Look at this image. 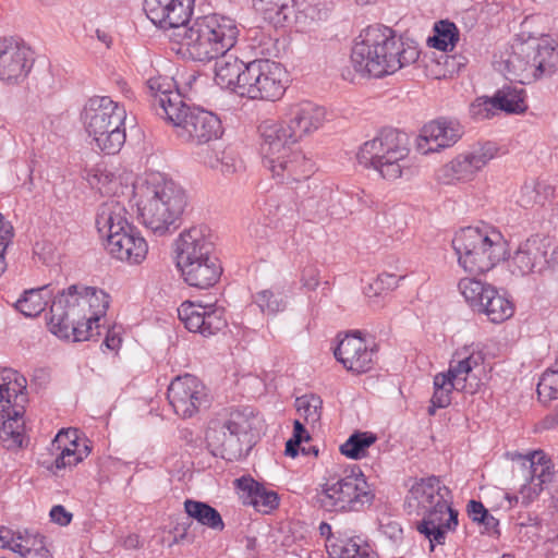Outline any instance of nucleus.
I'll return each mask as SVG.
<instances>
[{
    "instance_id": "nucleus-1",
    "label": "nucleus",
    "mask_w": 558,
    "mask_h": 558,
    "mask_svg": "<svg viewBox=\"0 0 558 558\" xmlns=\"http://www.w3.org/2000/svg\"><path fill=\"white\" fill-rule=\"evenodd\" d=\"M110 296L95 287L72 284L53 299L48 326L59 338L75 342L97 340L100 318L107 313Z\"/></svg>"
},
{
    "instance_id": "nucleus-2",
    "label": "nucleus",
    "mask_w": 558,
    "mask_h": 558,
    "mask_svg": "<svg viewBox=\"0 0 558 558\" xmlns=\"http://www.w3.org/2000/svg\"><path fill=\"white\" fill-rule=\"evenodd\" d=\"M140 217L144 226L157 235L171 233L187 204L184 190L160 172L149 173L138 189Z\"/></svg>"
},
{
    "instance_id": "nucleus-3",
    "label": "nucleus",
    "mask_w": 558,
    "mask_h": 558,
    "mask_svg": "<svg viewBox=\"0 0 558 558\" xmlns=\"http://www.w3.org/2000/svg\"><path fill=\"white\" fill-rule=\"evenodd\" d=\"M128 211L121 203L110 201L102 204L96 217V227L107 239V250L112 257L130 264H141L148 252L146 240L132 226Z\"/></svg>"
},
{
    "instance_id": "nucleus-4",
    "label": "nucleus",
    "mask_w": 558,
    "mask_h": 558,
    "mask_svg": "<svg viewBox=\"0 0 558 558\" xmlns=\"http://www.w3.org/2000/svg\"><path fill=\"white\" fill-rule=\"evenodd\" d=\"M236 22L226 15L213 13L196 17L182 35V44L195 61H210L227 53L236 43Z\"/></svg>"
},
{
    "instance_id": "nucleus-5",
    "label": "nucleus",
    "mask_w": 558,
    "mask_h": 558,
    "mask_svg": "<svg viewBox=\"0 0 558 558\" xmlns=\"http://www.w3.org/2000/svg\"><path fill=\"white\" fill-rule=\"evenodd\" d=\"M507 243L499 231L466 227L452 239L459 265L470 274H484L505 259Z\"/></svg>"
},
{
    "instance_id": "nucleus-6",
    "label": "nucleus",
    "mask_w": 558,
    "mask_h": 558,
    "mask_svg": "<svg viewBox=\"0 0 558 558\" xmlns=\"http://www.w3.org/2000/svg\"><path fill=\"white\" fill-rule=\"evenodd\" d=\"M360 165L371 167L387 181H395L411 171L407 135L395 129H384L367 141L357 154Z\"/></svg>"
},
{
    "instance_id": "nucleus-7",
    "label": "nucleus",
    "mask_w": 558,
    "mask_h": 558,
    "mask_svg": "<svg viewBox=\"0 0 558 558\" xmlns=\"http://www.w3.org/2000/svg\"><path fill=\"white\" fill-rule=\"evenodd\" d=\"M26 385V378L15 369L0 371V440L9 450L22 448L25 440L23 414Z\"/></svg>"
},
{
    "instance_id": "nucleus-8",
    "label": "nucleus",
    "mask_w": 558,
    "mask_h": 558,
    "mask_svg": "<svg viewBox=\"0 0 558 558\" xmlns=\"http://www.w3.org/2000/svg\"><path fill=\"white\" fill-rule=\"evenodd\" d=\"M374 498L359 466L352 468L350 474L330 477L317 496L319 506L330 512H360L369 507Z\"/></svg>"
},
{
    "instance_id": "nucleus-9",
    "label": "nucleus",
    "mask_w": 558,
    "mask_h": 558,
    "mask_svg": "<svg viewBox=\"0 0 558 558\" xmlns=\"http://www.w3.org/2000/svg\"><path fill=\"white\" fill-rule=\"evenodd\" d=\"M250 414L244 411H232L226 418L210 421L206 441L215 457L228 461H238L244 458L251 446L248 432L252 428Z\"/></svg>"
},
{
    "instance_id": "nucleus-10",
    "label": "nucleus",
    "mask_w": 558,
    "mask_h": 558,
    "mask_svg": "<svg viewBox=\"0 0 558 558\" xmlns=\"http://www.w3.org/2000/svg\"><path fill=\"white\" fill-rule=\"evenodd\" d=\"M367 34L376 61L375 69L379 71L380 77L396 73L414 63L420 57V50L415 45L403 41L389 27L368 26Z\"/></svg>"
},
{
    "instance_id": "nucleus-11",
    "label": "nucleus",
    "mask_w": 558,
    "mask_h": 558,
    "mask_svg": "<svg viewBox=\"0 0 558 558\" xmlns=\"http://www.w3.org/2000/svg\"><path fill=\"white\" fill-rule=\"evenodd\" d=\"M168 113L167 121L182 142L203 145L219 138L223 133L220 119L204 109L190 107L185 102L178 107V102H174Z\"/></svg>"
},
{
    "instance_id": "nucleus-12",
    "label": "nucleus",
    "mask_w": 558,
    "mask_h": 558,
    "mask_svg": "<svg viewBox=\"0 0 558 558\" xmlns=\"http://www.w3.org/2000/svg\"><path fill=\"white\" fill-rule=\"evenodd\" d=\"M458 360L450 363L447 373H439L434 377V393L430 403L438 408H447L451 402L452 390L474 393L478 386L476 376L472 372L484 362L481 351L472 350L468 354L457 353Z\"/></svg>"
},
{
    "instance_id": "nucleus-13",
    "label": "nucleus",
    "mask_w": 558,
    "mask_h": 558,
    "mask_svg": "<svg viewBox=\"0 0 558 558\" xmlns=\"http://www.w3.org/2000/svg\"><path fill=\"white\" fill-rule=\"evenodd\" d=\"M287 71L278 62L256 59L246 63L241 84V96L251 99L276 101L286 92Z\"/></svg>"
},
{
    "instance_id": "nucleus-14",
    "label": "nucleus",
    "mask_w": 558,
    "mask_h": 558,
    "mask_svg": "<svg viewBox=\"0 0 558 558\" xmlns=\"http://www.w3.org/2000/svg\"><path fill=\"white\" fill-rule=\"evenodd\" d=\"M33 50L21 39L0 37V80L19 84L29 74L34 65Z\"/></svg>"
},
{
    "instance_id": "nucleus-15",
    "label": "nucleus",
    "mask_w": 558,
    "mask_h": 558,
    "mask_svg": "<svg viewBox=\"0 0 558 558\" xmlns=\"http://www.w3.org/2000/svg\"><path fill=\"white\" fill-rule=\"evenodd\" d=\"M418 514L422 515V520L417 522L416 530L429 539L430 550H434L435 544H445L447 533L456 531L459 523V513L447 498L420 511Z\"/></svg>"
},
{
    "instance_id": "nucleus-16",
    "label": "nucleus",
    "mask_w": 558,
    "mask_h": 558,
    "mask_svg": "<svg viewBox=\"0 0 558 558\" xmlns=\"http://www.w3.org/2000/svg\"><path fill=\"white\" fill-rule=\"evenodd\" d=\"M125 118L124 107L107 96L92 97L82 112L84 128L92 138L101 135L106 128H113L116 123H124Z\"/></svg>"
},
{
    "instance_id": "nucleus-17",
    "label": "nucleus",
    "mask_w": 558,
    "mask_h": 558,
    "mask_svg": "<svg viewBox=\"0 0 558 558\" xmlns=\"http://www.w3.org/2000/svg\"><path fill=\"white\" fill-rule=\"evenodd\" d=\"M167 398L173 411L183 418L192 417L207 401L204 385L190 374L171 381Z\"/></svg>"
},
{
    "instance_id": "nucleus-18",
    "label": "nucleus",
    "mask_w": 558,
    "mask_h": 558,
    "mask_svg": "<svg viewBox=\"0 0 558 558\" xmlns=\"http://www.w3.org/2000/svg\"><path fill=\"white\" fill-rule=\"evenodd\" d=\"M263 165L280 184H292L307 180L314 169V163L301 150H288L267 159Z\"/></svg>"
},
{
    "instance_id": "nucleus-19",
    "label": "nucleus",
    "mask_w": 558,
    "mask_h": 558,
    "mask_svg": "<svg viewBox=\"0 0 558 558\" xmlns=\"http://www.w3.org/2000/svg\"><path fill=\"white\" fill-rule=\"evenodd\" d=\"M178 315L189 331L204 337L213 336L227 326L225 311L214 305L184 302L178 308Z\"/></svg>"
},
{
    "instance_id": "nucleus-20",
    "label": "nucleus",
    "mask_w": 558,
    "mask_h": 558,
    "mask_svg": "<svg viewBox=\"0 0 558 558\" xmlns=\"http://www.w3.org/2000/svg\"><path fill=\"white\" fill-rule=\"evenodd\" d=\"M194 0H145L147 17L160 28H186Z\"/></svg>"
},
{
    "instance_id": "nucleus-21",
    "label": "nucleus",
    "mask_w": 558,
    "mask_h": 558,
    "mask_svg": "<svg viewBox=\"0 0 558 558\" xmlns=\"http://www.w3.org/2000/svg\"><path fill=\"white\" fill-rule=\"evenodd\" d=\"M333 354L348 371L361 374L372 369L376 349L360 337V331H355L339 341Z\"/></svg>"
},
{
    "instance_id": "nucleus-22",
    "label": "nucleus",
    "mask_w": 558,
    "mask_h": 558,
    "mask_svg": "<svg viewBox=\"0 0 558 558\" xmlns=\"http://www.w3.org/2000/svg\"><path fill=\"white\" fill-rule=\"evenodd\" d=\"M462 135V126L456 120L439 118L425 124L417 141V149L422 154L438 151L450 147Z\"/></svg>"
},
{
    "instance_id": "nucleus-23",
    "label": "nucleus",
    "mask_w": 558,
    "mask_h": 558,
    "mask_svg": "<svg viewBox=\"0 0 558 558\" xmlns=\"http://www.w3.org/2000/svg\"><path fill=\"white\" fill-rule=\"evenodd\" d=\"M548 245L544 240L530 238L521 243L510 260L513 275L525 276L546 268Z\"/></svg>"
},
{
    "instance_id": "nucleus-24",
    "label": "nucleus",
    "mask_w": 558,
    "mask_h": 558,
    "mask_svg": "<svg viewBox=\"0 0 558 558\" xmlns=\"http://www.w3.org/2000/svg\"><path fill=\"white\" fill-rule=\"evenodd\" d=\"M324 119V108L311 101H302L289 106L284 122L294 137L300 141L305 135L318 130Z\"/></svg>"
},
{
    "instance_id": "nucleus-25",
    "label": "nucleus",
    "mask_w": 558,
    "mask_h": 558,
    "mask_svg": "<svg viewBox=\"0 0 558 558\" xmlns=\"http://www.w3.org/2000/svg\"><path fill=\"white\" fill-rule=\"evenodd\" d=\"M258 132L262 138L263 159L291 150V145L298 142L284 120L263 121L258 126Z\"/></svg>"
},
{
    "instance_id": "nucleus-26",
    "label": "nucleus",
    "mask_w": 558,
    "mask_h": 558,
    "mask_svg": "<svg viewBox=\"0 0 558 558\" xmlns=\"http://www.w3.org/2000/svg\"><path fill=\"white\" fill-rule=\"evenodd\" d=\"M213 251L214 244L206 239L203 231L196 227L191 228L182 232L177 241V266L216 258Z\"/></svg>"
},
{
    "instance_id": "nucleus-27",
    "label": "nucleus",
    "mask_w": 558,
    "mask_h": 558,
    "mask_svg": "<svg viewBox=\"0 0 558 558\" xmlns=\"http://www.w3.org/2000/svg\"><path fill=\"white\" fill-rule=\"evenodd\" d=\"M449 489L441 485L439 477L428 476L416 481L410 488L407 500L410 508H415L417 513L434 504L446 499Z\"/></svg>"
},
{
    "instance_id": "nucleus-28",
    "label": "nucleus",
    "mask_w": 558,
    "mask_h": 558,
    "mask_svg": "<svg viewBox=\"0 0 558 558\" xmlns=\"http://www.w3.org/2000/svg\"><path fill=\"white\" fill-rule=\"evenodd\" d=\"M234 484L242 492L243 504L253 506L259 512L268 513L279 505L277 493L266 489L251 476L236 478Z\"/></svg>"
},
{
    "instance_id": "nucleus-29",
    "label": "nucleus",
    "mask_w": 558,
    "mask_h": 558,
    "mask_svg": "<svg viewBox=\"0 0 558 558\" xmlns=\"http://www.w3.org/2000/svg\"><path fill=\"white\" fill-rule=\"evenodd\" d=\"M185 282L198 289L213 287L221 275V266L218 258L203 259L202 262H189L178 265Z\"/></svg>"
},
{
    "instance_id": "nucleus-30",
    "label": "nucleus",
    "mask_w": 558,
    "mask_h": 558,
    "mask_svg": "<svg viewBox=\"0 0 558 558\" xmlns=\"http://www.w3.org/2000/svg\"><path fill=\"white\" fill-rule=\"evenodd\" d=\"M147 87L151 96V105L159 117L169 118L168 109L178 102L183 105L184 100L178 90L173 89V82L167 76H154L148 78Z\"/></svg>"
},
{
    "instance_id": "nucleus-31",
    "label": "nucleus",
    "mask_w": 558,
    "mask_h": 558,
    "mask_svg": "<svg viewBox=\"0 0 558 558\" xmlns=\"http://www.w3.org/2000/svg\"><path fill=\"white\" fill-rule=\"evenodd\" d=\"M215 82L221 88L231 89L240 95L241 84L246 63L232 54H220L215 58Z\"/></svg>"
},
{
    "instance_id": "nucleus-32",
    "label": "nucleus",
    "mask_w": 558,
    "mask_h": 558,
    "mask_svg": "<svg viewBox=\"0 0 558 558\" xmlns=\"http://www.w3.org/2000/svg\"><path fill=\"white\" fill-rule=\"evenodd\" d=\"M532 54V45L519 44L513 48L512 53L505 60L509 80H515L522 84L535 81Z\"/></svg>"
},
{
    "instance_id": "nucleus-33",
    "label": "nucleus",
    "mask_w": 558,
    "mask_h": 558,
    "mask_svg": "<svg viewBox=\"0 0 558 558\" xmlns=\"http://www.w3.org/2000/svg\"><path fill=\"white\" fill-rule=\"evenodd\" d=\"M535 81L550 77L558 71V45L548 38L541 39L532 46Z\"/></svg>"
},
{
    "instance_id": "nucleus-34",
    "label": "nucleus",
    "mask_w": 558,
    "mask_h": 558,
    "mask_svg": "<svg viewBox=\"0 0 558 558\" xmlns=\"http://www.w3.org/2000/svg\"><path fill=\"white\" fill-rule=\"evenodd\" d=\"M351 64L362 76L380 78L379 71L375 69L376 61L373 54L367 28L356 37L350 56Z\"/></svg>"
},
{
    "instance_id": "nucleus-35",
    "label": "nucleus",
    "mask_w": 558,
    "mask_h": 558,
    "mask_svg": "<svg viewBox=\"0 0 558 558\" xmlns=\"http://www.w3.org/2000/svg\"><path fill=\"white\" fill-rule=\"evenodd\" d=\"M253 5L275 27L292 24L295 0H253Z\"/></svg>"
},
{
    "instance_id": "nucleus-36",
    "label": "nucleus",
    "mask_w": 558,
    "mask_h": 558,
    "mask_svg": "<svg viewBox=\"0 0 558 558\" xmlns=\"http://www.w3.org/2000/svg\"><path fill=\"white\" fill-rule=\"evenodd\" d=\"M12 551L19 554L22 558H51L45 536L29 531H17Z\"/></svg>"
},
{
    "instance_id": "nucleus-37",
    "label": "nucleus",
    "mask_w": 558,
    "mask_h": 558,
    "mask_svg": "<svg viewBox=\"0 0 558 558\" xmlns=\"http://www.w3.org/2000/svg\"><path fill=\"white\" fill-rule=\"evenodd\" d=\"M203 160L206 166L223 175L235 173L242 166V161L232 147L208 150Z\"/></svg>"
},
{
    "instance_id": "nucleus-38",
    "label": "nucleus",
    "mask_w": 558,
    "mask_h": 558,
    "mask_svg": "<svg viewBox=\"0 0 558 558\" xmlns=\"http://www.w3.org/2000/svg\"><path fill=\"white\" fill-rule=\"evenodd\" d=\"M184 510L190 518L196 520L204 526L214 531H222L225 529L220 513L206 502L186 499L184 501Z\"/></svg>"
},
{
    "instance_id": "nucleus-39",
    "label": "nucleus",
    "mask_w": 558,
    "mask_h": 558,
    "mask_svg": "<svg viewBox=\"0 0 558 558\" xmlns=\"http://www.w3.org/2000/svg\"><path fill=\"white\" fill-rule=\"evenodd\" d=\"M494 98L497 109L507 113H523L527 109L522 87L505 85L494 94Z\"/></svg>"
},
{
    "instance_id": "nucleus-40",
    "label": "nucleus",
    "mask_w": 558,
    "mask_h": 558,
    "mask_svg": "<svg viewBox=\"0 0 558 558\" xmlns=\"http://www.w3.org/2000/svg\"><path fill=\"white\" fill-rule=\"evenodd\" d=\"M329 0H295L292 23L301 26L326 19Z\"/></svg>"
},
{
    "instance_id": "nucleus-41",
    "label": "nucleus",
    "mask_w": 558,
    "mask_h": 558,
    "mask_svg": "<svg viewBox=\"0 0 558 558\" xmlns=\"http://www.w3.org/2000/svg\"><path fill=\"white\" fill-rule=\"evenodd\" d=\"M333 558H378L369 544L361 537H350L330 544Z\"/></svg>"
},
{
    "instance_id": "nucleus-42",
    "label": "nucleus",
    "mask_w": 558,
    "mask_h": 558,
    "mask_svg": "<svg viewBox=\"0 0 558 558\" xmlns=\"http://www.w3.org/2000/svg\"><path fill=\"white\" fill-rule=\"evenodd\" d=\"M487 293L490 296L485 301L483 310L478 313L485 314L495 324L502 323L513 315L512 303L506 296L499 294L496 288L489 289Z\"/></svg>"
},
{
    "instance_id": "nucleus-43",
    "label": "nucleus",
    "mask_w": 558,
    "mask_h": 558,
    "mask_svg": "<svg viewBox=\"0 0 558 558\" xmlns=\"http://www.w3.org/2000/svg\"><path fill=\"white\" fill-rule=\"evenodd\" d=\"M93 141L105 154L113 155L119 153L125 143L124 123H116L113 128H106L101 135H96Z\"/></svg>"
},
{
    "instance_id": "nucleus-44",
    "label": "nucleus",
    "mask_w": 558,
    "mask_h": 558,
    "mask_svg": "<svg viewBox=\"0 0 558 558\" xmlns=\"http://www.w3.org/2000/svg\"><path fill=\"white\" fill-rule=\"evenodd\" d=\"M376 439L373 433L355 432L340 446V452L350 459L359 460L365 457L366 450Z\"/></svg>"
},
{
    "instance_id": "nucleus-45",
    "label": "nucleus",
    "mask_w": 558,
    "mask_h": 558,
    "mask_svg": "<svg viewBox=\"0 0 558 558\" xmlns=\"http://www.w3.org/2000/svg\"><path fill=\"white\" fill-rule=\"evenodd\" d=\"M530 468V478L545 485L553 478V462L542 451H533L525 457Z\"/></svg>"
},
{
    "instance_id": "nucleus-46",
    "label": "nucleus",
    "mask_w": 558,
    "mask_h": 558,
    "mask_svg": "<svg viewBox=\"0 0 558 558\" xmlns=\"http://www.w3.org/2000/svg\"><path fill=\"white\" fill-rule=\"evenodd\" d=\"M434 31L435 35L428 39L430 46L441 51L452 50L459 40V31L454 23L439 21Z\"/></svg>"
},
{
    "instance_id": "nucleus-47",
    "label": "nucleus",
    "mask_w": 558,
    "mask_h": 558,
    "mask_svg": "<svg viewBox=\"0 0 558 558\" xmlns=\"http://www.w3.org/2000/svg\"><path fill=\"white\" fill-rule=\"evenodd\" d=\"M475 173L476 171L470 160L462 154L441 169L440 179L445 183H450L453 180L468 181L471 180Z\"/></svg>"
},
{
    "instance_id": "nucleus-48",
    "label": "nucleus",
    "mask_w": 558,
    "mask_h": 558,
    "mask_svg": "<svg viewBox=\"0 0 558 558\" xmlns=\"http://www.w3.org/2000/svg\"><path fill=\"white\" fill-rule=\"evenodd\" d=\"M45 290L46 287L25 291L15 302L14 307L25 317H35L39 315L47 305V302L41 294Z\"/></svg>"
},
{
    "instance_id": "nucleus-49",
    "label": "nucleus",
    "mask_w": 558,
    "mask_h": 558,
    "mask_svg": "<svg viewBox=\"0 0 558 558\" xmlns=\"http://www.w3.org/2000/svg\"><path fill=\"white\" fill-rule=\"evenodd\" d=\"M331 191L328 187H322L316 194L302 201L301 206L310 219L322 218L325 215H333L329 211L328 201L331 198Z\"/></svg>"
},
{
    "instance_id": "nucleus-50",
    "label": "nucleus",
    "mask_w": 558,
    "mask_h": 558,
    "mask_svg": "<svg viewBox=\"0 0 558 558\" xmlns=\"http://www.w3.org/2000/svg\"><path fill=\"white\" fill-rule=\"evenodd\" d=\"M323 400L316 395H304L295 399L299 415L308 424H315L322 416Z\"/></svg>"
},
{
    "instance_id": "nucleus-51",
    "label": "nucleus",
    "mask_w": 558,
    "mask_h": 558,
    "mask_svg": "<svg viewBox=\"0 0 558 558\" xmlns=\"http://www.w3.org/2000/svg\"><path fill=\"white\" fill-rule=\"evenodd\" d=\"M496 145L494 143L487 142L483 145L474 147L472 150L465 153L464 155L477 172L496 156Z\"/></svg>"
},
{
    "instance_id": "nucleus-52",
    "label": "nucleus",
    "mask_w": 558,
    "mask_h": 558,
    "mask_svg": "<svg viewBox=\"0 0 558 558\" xmlns=\"http://www.w3.org/2000/svg\"><path fill=\"white\" fill-rule=\"evenodd\" d=\"M255 303L263 313L276 314L283 311L286 302L280 293L270 290H263L255 295Z\"/></svg>"
},
{
    "instance_id": "nucleus-53",
    "label": "nucleus",
    "mask_w": 558,
    "mask_h": 558,
    "mask_svg": "<svg viewBox=\"0 0 558 558\" xmlns=\"http://www.w3.org/2000/svg\"><path fill=\"white\" fill-rule=\"evenodd\" d=\"M537 395L543 402L558 399V371H547L543 374Z\"/></svg>"
},
{
    "instance_id": "nucleus-54",
    "label": "nucleus",
    "mask_w": 558,
    "mask_h": 558,
    "mask_svg": "<svg viewBox=\"0 0 558 558\" xmlns=\"http://www.w3.org/2000/svg\"><path fill=\"white\" fill-rule=\"evenodd\" d=\"M498 111L495 98L480 97L470 106V114L476 120L489 119Z\"/></svg>"
},
{
    "instance_id": "nucleus-55",
    "label": "nucleus",
    "mask_w": 558,
    "mask_h": 558,
    "mask_svg": "<svg viewBox=\"0 0 558 558\" xmlns=\"http://www.w3.org/2000/svg\"><path fill=\"white\" fill-rule=\"evenodd\" d=\"M459 290L471 307L481 305L477 292L483 291V281L475 278H463L459 281Z\"/></svg>"
},
{
    "instance_id": "nucleus-56",
    "label": "nucleus",
    "mask_w": 558,
    "mask_h": 558,
    "mask_svg": "<svg viewBox=\"0 0 558 558\" xmlns=\"http://www.w3.org/2000/svg\"><path fill=\"white\" fill-rule=\"evenodd\" d=\"M13 235L12 225L9 221H4L3 216L0 214V276L7 269L4 252L12 242Z\"/></svg>"
},
{
    "instance_id": "nucleus-57",
    "label": "nucleus",
    "mask_w": 558,
    "mask_h": 558,
    "mask_svg": "<svg viewBox=\"0 0 558 558\" xmlns=\"http://www.w3.org/2000/svg\"><path fill=\"white\" fill-rule=\"evenodd\" d=\"M400 279L402 277H397L395 274L383 272L369 284V290L374 292V295H380L384 292L396 289Z\"/></svg>"
},
{
    "instance_id": "nucleus-58",
    "label": "nucleus",
    "mask_w": 558,
    "mask_h": 558,
    "mask_svg": "<svg viewBox=\"0 0 558 558\" xmlns=\"http://www.w3.org/2000/svg\"><path fill=\"white\" fill-rule=\"evenodd\" d=\"M114 179L113 173L96 169L95 172L89 177L88 182L93 189H97L101 193H109V184Z\"/></svg>"
},
{
    "instance_id": "nucleus-59",
    "label": "nucleus",
    "mask_w": 558,
    "mask_h": 558,
    "mask_svg": "<svg viewBox=\"0 0 558 558\" xmlns=\"http://www.w3.org/2000/svg\"><path fill=\"white\" fill-rule=\"evenodd\" d=\"M544 490V485L537 483L536 481H533L530 478L527 483L522 485L520 489V495L522 498V505L529 506L534 500L538 498L541 493Z\"/></svg>"
},
{
    "instance_id": "nucleus-60",
    "label": "nucleus",
    "mask_w": 558,
    "mask_h": 558,
    "mask_svg": "<svg viewBox=\"0 0 558 558\" xmlns=\"http://www.w3.org/2000/svg\"><path fill=\"white\" fill-rule=\"evenodd\" d=\"M82 457L77 456L74 449L63 448L61 453L54 459L52 469L61 470L66 466L76 465L80 461H82Z\"/></svg>"
},
{
    "instance_id": "nucleus-61",
    "label": "nucleus",
    "mask_w": 558,
    "mask_h": 558,
    "mask_svg": "<svg viewBox=\"0 0 558 558\" xmlns=\"http://www.w3.org/2000/svg\"><path fill=\"white\" fill-rule=\"evenodd\" d=\"M535 189L536 185L534 184V181L525 182L521 187L517 203L524 208L536 205Z\"/></svg>"
},
{
    "instance_id": "nucleus-62",
    "label": "nucleus",
    "mask_w": 558,
    "mask_h": 558,
    "mask_svg": "<svg viewBox=\"0 0 558 558\" xmlns=\"http://www.w3.org/2000/svg\"><path fill=\"white\" fill-rule=\"evenodd\" d=\"M301 281L307 290H315L319 284V270L314 265H306L301 275Z\"/></svg>"
},
{
    "instance_id": "nucleus-63",
    "label": "nucleus",
    "mask_w": 558,
    "mask_h": 558,
    "mask_svg": "<svg viewBox=\"0 0 558 558\" xmlns=\"http://www.w3.org/2000/svg\"><path fill=\"white\" fill-rule=\"evenodd\" d=\"M50 518L52 522L66 526L72 521L73 515L63 506L57 505L51 508Z\"/></svg>"
},
{
    "instance_id": "nucleus-64",
    "label": "nucleus",
    "mask_w": 558,
    "mask_h": 558,
    "mask_svg": "<svg viewBox=\"0 0 558 558\" xmlns=\"http://www.w3.org/2000/svg\"><path fill=\"white\" fill-rule=\"evenodd\" d=\"M468 514L473 522L480 523L484 517L488 513V510L484 507L481 501L470 500L466 506Z\"/></svg>"
}]
</instances>
